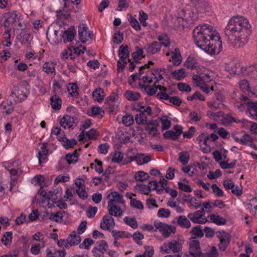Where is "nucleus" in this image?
Here are the masks:
<instances>
[{
  "mask_svg": "<svg viewBox=\"0 0 257 257\" xmlns=\"http://www.w3.org/2000/svg\"><path fill=\"white\" fill-rule=\"evenodd\" d=\"M137 111H140L139 114H137L136 120L139 124H144L147 123V117L146 113L142 112L141 109H136Z\"/></svg>",
  "mask_w": 257,
  "mask_h": 257,
  "instance_id": "nucleus-31",
  "label": "nucleus"
},
{
  "mask_svg": "<svg viewBox=\"0 0 257 257\" xmlns=\"http://www.w3.org/2000/svg\"><path fill=\"white\" fill-rule=\"evenodd\" d=\"M76 35L74 27L71 26L67 30L62 32V38L64 39V42L65 43L66 38L68 42H71Z\"/></svg>",
  "mask_w": 257,
  "mask_h": 257,
  "instance_id": "nucleus-13",
  "label": "nucleus"
},
{
  "mask_svg": "<svg viewBox=\"0 0 257 257\" xmlns=\"http://www.w3.org/2000/svg\"><path fill=\"white\" fill-rule=\"evenodd\" d=\"M225 40L234 47H242L248 41L251 27L246 18L239 16L232 17L224 30Z\"/></svg>",
  "mask_w": 257,
  "mask_h": 257,
  "instance_id": "nucleus-1",
  "label": "nucleus"
},
{
  "mask_svg": "<svg viewBox=\"0 0 257 257\" xmlns=\"http://www.w3.org/2000/svg\"><path fill=\"white\" fill-rule=\"evenodd\" d=\"M182 245L178 241L176 240H172L169 242V248L170 250H172V252L174 253H178L182 249Z\"/></svg>",
  "mask_w": 257,
  "mask_h": 257,
  "instance_id": "nucleus-28",
  "label": "nucleus"
},
{
  "mask_svg": "<svg viewBox=\"0 0 257 257\" xmlns=\"http://www.w3.org/2000/svg\"><path fill=\"white\" fill-rule=\"evenodd\" d=\"M111 233L114 239H115V240L122 237L128 238L131 236V234H127L125 231L114 230L112 231Z\"/></svg>",
  "mask_w": 257,
  "mask_h": 257,
  "instance_id": "nucleus-39",
  "label": "nucleus"
},
{
  "mask_svg": "<svg viewBox=\"0 0 257 257\" xmlns=\"http://www.w3.org/2000/svg\"><path fill=\"white\" fill-rule=\"evenodd\" d=\"M148 18V15L145 13L143 11L141 10L139 12V21L140 23L142 24V25L144 27H146L147 26V23L146 22V20Z\"/></svg>",
  "mask_w": 257,
  "mask_h": 257,
  "instance_id": "nucleus-54",
  "label": "nucleus"
},
{
  "mask_svg": "<svg viewBox=\"0 0 257 257\" xmlns=\"http://www.w3.org/2000/svg\"><path fill=\"white\" fill-rule=\"evenodd\" d=\"M196 140L198 142L200 147H201L202 145L207 146V141L209 140V135L206 133H203L197 138Z\"/></svg>",
  "mask_w": 257,
  "mask_h": 257,
  "instance_id": "nucleus-36",
  "label": "nucleus"
},
{
  "mask_svg": "<svg viewBox=\"0 0 257 257\" xmlns=\"http://www.w3.org/2000/svg\"><path fill=\"white\" fill-rule=\"evenodd\" d=\"M131 236L133 237L134 240L137 244L139 245L142 244V242L141 241V240L144 238V235L141 232L137 231L135 232L133 235H131Z\"/></svg>",
  "mask_w": 257,
  "mask_h": 257,
  "instance_id": "nucleus-59",
  "label": "nucleus"
},
{
  "mask_svg": "<svg viewBox=\"0 0 257 257\" xmlns=\"http://www.w3.org/2000/svg\"><path fill=\"white\" fill-rule=\"evenodd\" d=\"M173 129V130L166 131L163 134V137L165 139H171L173 141H176L183 133V127L181 125L178 124L175 125Z\"/></svg>",
  "mask_w": 257,
  "mask_h": 257,
  "instance_id": "nucleus-8",
  "label": "nucleus"
},
{
  "mask_svg": "<svg viewBox=\"0 0 257 257\" xmlns=\"http://www.w3.org/2000/svg\"><path fill=\"white\" fill-rule=\"evenodd\" d=\"M154 224L156 228L159 229L162 235L166 238L169 237L171 232L174 233L176 231L175 227L165 223L155 221Z\"/></svg>",
  "mask_w": 257,
  "mask_h": 257,
  "instance_id": "nucleus-5",
  "label": "nucleus"
},
{
  "mask_svg": "<svg viewBox=\"0 0 257 257\" xmlns=\"http://www.w3.org/2000/svg\"><path fill=\"white\" fill-rule=\"evenodd\" d=\"M191 233L199 238L203 237L204 235L200 225H197L193 227Z\"/></svg>",
  "mask_w": 257,
  "mask_h": 257,
  "instance_id": "nucleus-50",
  "label": "nucleus"
},
{
  "mask_svg": "<svg viewBox=\"0 0 257 257\" xmlns=\"http://www.w3.org/2000/svg\"><path fill=\"white\" fill-rule=\"evenodd\" d=\"M135 189L138 191L143 194L149 195L150 191L151 190V186L143 184H138L135 187Z\"/></svg>",
  "mask_w": 257,
  "mask_h": 257,
  "instance_id": "nucleus-29",
  "label": "nucleus"
},
{
  "mask_svg": "<svg viewBox=\"0 0 257 257\" xmlns=\"http://www.w3.org/2000/svg\"><path fill=\"white\" fill-rule=\"evenodd\" d=\"M87 32H86L85 33H82L80 35H79L80 40L83 43L88 41L89 39L90 40H92V39L93 34L91 31L88 32L87 35Z\"/></svg>",
  "mask_w": 257,
  "mask_h": 257,
  "instance_id": "nucleus-51",
  "label": "nucleus"
},
{
  "mask_svg": "<svg viewBox=\"0 0 257 257\" xmlns=\"http://www.w3.org/2000/svg\"><path fill=\"white\" fill-rule=\"evenodd\" d=\"M124 96L128 100L132 101H136L141 97V94L139 92L130 90L125 91Z\"/></svg>",
  "mask_w": 257,
  "mask_h": 257,
  "instance_id": "nucleus-22",
  "label": "nucleus"
},
{
  "mask_svg": "<svg viewBox=\"0 0 257 257\" xmlns=\"http://www.w3.org/2000/svg\"><path fill=\"white\" fill-rule=\"evenodd\" d=\"M189 252L193 256L204 257L200 246V242L197 240H193L189 243Z\"/></svg>",
  "mask_w": 257,
  "mask_h": 257,
  "instance_id": "nucleus-10",
  "label": "nucleus"
},
{
  "mask_svg": "<svg viewBox=\"0 0 257 257\" xmlns=\"http://www.w3.org/2000/svg\"><path fill=\"white\" fill-rule=\"evenodd\" d=\"M13 233L11 231L6 232L3 234L1 241L5 245L10 244L12 242Z\"/></svg>",
  "mask_w": 257,
  "mask_h": 257,
  "instance_id": "nucleus-37",
  "label": "nucleus"
},
{
  "mask_svg": "<svg viewBox=\"0 0 257 257\" xmlns=\"http://www.w3.org/2000/svg\"><path fill=\"white\" fill-rule=\"evenodd\" d=\"M11 96L12 97L15 96L17 100L16 101H22L24 100L27 95L23 90L20 89L18 86H14L12 89Z\"/></svg>",
  "mask_w": 257,
  "mask_h": 257,
  "instance_id": "nucleus-14",
  "label": "nucleus"
},
{
  "mask_svg": "<svg viewBox=\"0 0 257 257\" xmlns=\"http://www.w3.org/2000/svg\"><path fill=\"white\" fill-rule=\"evenodd\" d=\"M178 89L181 91L190 92L191 91V88L190 85L187 83L180 82L177 84Z\"/></svg>",
  "mask_w": 257,
  "mask_h": 257,
  "instance_id": "nucleus-57",
  "label": "nucleus"
},
{
  "mask_svg": "<svg viewBox=\"0 0 257 257\" xmlns=\"http://www.w3.org/2000/svg\"><path fill=\"white\" fill-rule=\"evenodd\" d=\"M151 160V155L144 156V154H141L137 157V162L139 164H144L149 162Z\"/></svg>",
  "mask_w": 257,
  "mask_h": 257,
  "instance_id": "nucleus-41",
  "label": "nucleus"
},
{
  "mask_svg": "<svg viewBox=\"0 0 257 257\" xmlns=\"http://www.w3.org/2000/svg\"><path fill=\"white\" fill-rule=\"evenodd\" d=\"M3 39H4V40L3 41V44L6 47L10 46V45L12 44V42L10 41V39H11L10 30H7L5 31L4 35H3Z\"/></svg>",
  "mask_w": 257,
  "mask_h": 257,
  "instance_id": "nucleus-40",
  "label": "nucleus"
},
{
  "mask_svg": "<svg viewBox=\"0 0 257 257\" xmlns=\"http://www.w3.org/2000/svg\"><path fill=\"white\" fill-rule=\"evenodd\" d=\"M92 96L94 100L98 102H101L104 99V92L103 90L100 88H96L93 92Z\"/></svg>",
  "mask_w": 257,
  "mask_h": 257,
  "instance_id": "nucleus-24",
  "label": "nucleus"
},
{
  "mask_svg": "<svg viewBox=\"0 0 257 257\" xmlns=\"http://www.w3.org/2000/svg\"><path fill=\"white\" fill-rule=\"evenodd\" d=\"M149 178L148 174L143 171H138L135 175V179L137 181L144 182L148 180Z\"/></svg>",
  "mask_w": 257,
  "mask_h": 257,
  "instance_id": "nucleus-32",
  "label": "nucleus"
},
{
  "mask_svg": "<svg viewBox=\"0 0 257 257\" xmlns=\"http://www.w3.org/2000/svg\"><path fill=\"white\" fill-rule=\"evenodd\" d=\"M65 213V211H60L55 214L52 213L49 218L52 221H55L57 222H61L63 221V214Z\"/></svg>",
  "mask_w": 257,
  "mask_h": 257,
  "instance_id": "nucleus-33",
  "label": "nucleus"
},
{
  "mask_svg": "<svg viewBox=\"0 0 257 257\" xmlns=\"http://www.w3.org/2000/svg\"><path fill=\"white\" fill-rule=\"evenodd\" d=\"M151 75L154 76L155 83H159V81L163 78L162 74L159 72V69H152Z\"/></svg>",
  "mask_w": 257,
  "mask_h": 257,
  "instance_id": "nucleus-62",
  "label": "nucleus"
},
{
  "mask_svg": "<svg viewBox=\"0 0 257 257\" xmlns=\"http://www.w3.org/2000/svg\"><path fill=\"white\" fill-rule=\"evenodd\" d=\"M170 44V43L169 42L165 43L153 41L151 44L146 46L145 47V49L147 53L154 54L160 51L162 46L168 47Z\"/></svg>",
  "mask_w": 257,
  "mask_h": 257,
  "instance_id": "nucleus-9",
  "label": "nucleus"
},
{
  "mask_svg": "<svg viewBox=\"0 0 257 257\" xmlns=\"http://www.w3.org/2000/svg\"><path fill=\"white\" fill-rule=\"evenodd\" d=\"M81 241V237L77 235L75 231H72L69 235L67 239L70 246H74L78 244Z\"/></svg>",
  "mask_w": 257,
  "mask_h": 257,
  "instance_id": "nucleus-18",
  "label": "nucleus"
},
{
  "mask_svg": "<svg viewBox=\"0 0 257 257\" xmlns=\"http://www.w3.org/2000/svg\"><path fill=\"white\" fill-rule=\"evenodd\" d=\"M184 65L192 70L195 69L197 67L196 60L191 57H188L184 63Z\"/></svg>",
  "mask_w": 257,
  "mask_h": 257,
  "instance_id": "nucleus-38",
  "label": "nucleus"
},
{
  "mask_svg": "<svg viewBox=\"0 0 257 257\" xmlns=\"http://www.w3.org/2000/svg\"><path fill=\"white\" fill-rule=\"evenodd\" d=\"M115 222L114 219L109 215H105L103 217V221L100 224V227L103 230H109L111 226H114Z\"/></svg>",
  "mask_w": 257,
  "mask_h": 257,
  "instance_id": "nucleus-11",
  "label": "nucleus"
},
{
  "mask_svg": "<svg viewBox=\"0 0 257 257\" xmlns=\"http://www.w3.org/2000/svg\"><path fill=\"white\" fill-rule=\"evenodd\" d=\"M128 16L130 17V23L131 26L136 31H140L141 30V26L139 24L138 20L134 18L131 14H128Z\"/></svg>",
  "mask_w": 257,
  "mask_h": 257,
  "instance_id": "nucleus-48",
  "label": "nucleus"
},
{
  "mask_svg": "<svg viewBox=\"0 0 257 257\" xmlns=\"http://www.w3.org/2000/svg\"><path fill=\"white\" fill-rule=\"evenodd\" d=\"M180 162L184 165H186L190 159L189 155L187 152H180L179 154Z\"/></svg>",
  "mask_w": 257,
  "mask_h": 257,
  "instance_id": "nucleus-43",
  "label": "nucleus"
},
{
  "mask_svg": "<svg viewBox=\"0 0 257 257\" xmlns=\"http://www.w3.org/2000/svg\"><path fill=\"white\" fill-rule=\"evenodd\" d=\"M42 70L48 74L52 73L54 74H56L55 64L51 61L44 63L42 66Z\"/></svg>",
  "mask_w": 257,
  "mask_h": 257,
  "instance_id": "nucleus-21",
  "label": "nucleus"
},
{
  "mask_svg": "<svg viewBox=\"0 0 257 257\" xmlns=\"http://www.w3.org/2000/svg\"><path fill=\"white\" fill-rule=\"evenodd\" d=\"M172 59L174 65L178 66L181 64L182 58L178 48H175L174 52H172Z\"/></svg>",
  "mask_w": 257,
  "mask_h": 257,
  "instance_id": "nucleus-26",
  "label": "nucleus"
},
{
  "mask_svg": "<svg viewBox=\"0 0 257 257\" xmlns=\"http://www.w3.org/2000/svg\"><path fill=\"white\" fill-rule=\"evenodd\" d=\"M74 123V117L69 115L64 116L62 119L60 121L61 125L65 129L67 127L70 128Z\"/></svg>",
  "mask_w": 257,
  "mask_h": 257,
  "instance_id": "nucleus-16",
  "label": "nucleus"
},
{
  "mask_svg": "<svg viewBox=\"0 0 257 257\" xmlns=\"http://www.w3.org/2000/svg\"><path fill=\"white\" fill-rule=\"evenodd\" d=\"M65 159L69 164H75L78 162V156L71 153L67 154Z\"/></svg>",
  "mask_w": 257,
  "mask_h": 257,
  "instance_id": "nucleus-56",
  "label": "nucleus"
},
{
  "mask_svg": "<svg viewBox=\"0 0 257 257\" xmlns=\"http://www.w3.org/2000/svg\"><path fill=\"white\" fill-rule=\"evenodd\" d=\"M217 237L219 238L220 243L218 247L220 251H224L231 240L230 235L224 230L218 231L216 233Z\"/></svg>",
  "mask_w": 257,
  "mask_h": 257,
  "instance_id": "nucleus-7",
  "label": "nucleus"
},
{
  "mask_svg": "<svg viewBox=\"0 0 257 257\" xmlns=\"http://www.w3.org/2000/svg\"><path fill=\"white\" fill-rule=\"evenodd\" d=\"M119 59H125L130 56V53L128 50V46L127 45H121L118 51Z\"/></svg>",
  "mask_w": 257,
  "mask_h": 257,
  "instance_id": "nucleus-27",
  "label": "nucleus"
},
{
  "mask_svg": "<svg viewBox=\"0 0 257 257\" xmlns=\"http://www.w3.org/2000/svg\"><path fill=\"white\" fill-rule=\"evenodd\" d=\"M162 123V130H168L171 126V121L168 119L167 115H164L160 118Z\"/></svg>",
  "mask_w": 257,
  "mask_h": 257,
  "instance_id": "nucleus-44",
  "label": "nucleus"
},
{
  "mask_svg": "<svg viewBox=\"0 0 257 257\" xmlns=\"http://www.w3.org/2000/svg\"><path fill=\"white\" fill-rule=\"evenodd\" d=\"M70 56L71 59L75 58V56H73L72 54V50L71 47H68L67 49L64 50L61 53V58L63 59H66Z\"/></svg>",
  "mask_w": 257,
  "mask_h": 257,
  "instance_id": "nucleus-47",
  "label": "nucleus"
},
{
  "mask_svg": "<svg viewBox=\"0 0 257 257\" xmlns=\"http://www.w3.org/2000/svg\"><path fill=\"white\" fill-rule=\"evenodd\" d=\"M92 110V116H98L100 117H102L104 114V110L102 109L98 106H93L91 108Z\"/></svg>",
  "mask_w": 257,
  "mask_h": 257,
  "instance_id": "nucleus-49",
  "label": "nucleus"
},
{
  "mask_svg": "<svg viewBox=\"0 0 257 257\" xmlns=\"http://www.w3.org/2000/svg\"><path fill=\"white\" fill-rule=\"evenodd\" d=\"M228 159L226 161H221L220 162V166L223 169H233L236 163V160H234L231 163H228Z\"/></svg>",
  "mask_w": 257,
  "mask_h": 257,
  "instance_id": "nucleus-46",
  "label": "nucleus"
},
{
  "mask_svg": "<svg viewBox=\"0 0 257 257\" xmlns=\"http://www.w3.org/2000/svg\"><path fill=\"white\" fill-rule=\"evenodd\" d=\"M94 241L90 238H85L83 242L79 245V247L81 248H84L85 249H88L89 246L93 244Z\"/></svg>",
  "mask_w": 257,
  "mask_h": 257,
  "instance_id": "nucleus-63",
  "label": "nucleus"
},
{
  "mask_svg": "<svg viewBox=\"0 0 257 257\" xmlns=\"http://www.w3.org/2000/svg\"><path fill=\"white\" fill-rule=\"evenodd\" d=\"M241 140L243 141V142L241 143L242 145H247L248 143H250V144H249L248 145L251 147L256 149L255 147L252 146V143L253 142V140L249 135H244L241 138Z\"/></svg>",
  "mask_w": 257,
  "mask_h": 257,
  "instance_id": "nucleus-53",
  "label": "nucleus"
},
{
  "mask_svg": "<svg viewBox=\"0 0 257 257\" xmlns=\"http://www.w3.org/2000/svg\"><path fill=\"white\" fill-rule=\"evenodd\" d=\"M172 74L173 75V77L178 81L184 79L186 76L185 72L183 68H181L178 70L173 71Z\"/></svg>",
  "mask_w": 257,
  "mask_h": 257,
  "instance_id": "nucleus-35",
  "label": "nucleus"
},
{
  "mask_svg": "<svg viewBox=\"0 0 257 257\" xmlns=\"http://www.w3.org/2000/svg\"><path fill=\"white\" fill-rule=\"evenodd\" d=\"M123 39V35L120 31L115 33L113 37L114 43L117 44L121 43L122 42Z\"/></svg>",
  "mask_w": 257,
  "mask_h": 257,
  "instance_id": "nucleus-64",
  "label": "nucleus"
},
{
  "mask_svg": "<svg viewBox=\"0 0 257 257\" xmlns=\"http://www.w3.org/2000/svg\"><path fill=\"white\" fill-rule=\"evenodd\" d=\"M193 36L194 41L198 47L199 44L207 43L211 39H220L213 27L207 24L196 26L193 30Z\"/></svg>",
  "mask_w": 257,
  "mask_h": 257,
  "instance_id": "nucleus-2",
  "label": "nucleus"
},
{
  "mask_svg": "<svg viewBox=\"0 0 257 257\" xmlns=\"http://www.w3.org/2000/svg\"><path fill=\"white\" fill-rule=\"evenodd\" d=\"M210 219L212 221L218 225H224L226 223V220L219 215L211 214L209 216Z\"/></svg>",
  "mask_w": 257,
  "mask_h": 257,
  "instance_id": "nucleus-34",
  "label": "nucleus"
},
{
  "mask_svg": "<svg viewBox=\"0 0 257 257\" xmlns=\"http://www.w3.org/2000/svg\"><path fill=\"white\" fill-rule=\"evenodd\" d=\"M239 87L243 92L250 91L248 81L245 79L242 80L239 83Z\"/></svg>",
  "mask_w": 257,
  "mask_h": 257,
  "instance_id": "nucleus-61",
  "label": "nucleus"
},
{
  "mask_svg": "<svg viewBox=\"0 0 257 257\" xmlns=\"http://www.w3.org/2000/svg\"><path fill=\"white\" fill-rule=\"evenodd\" d=\"M168 98L166 99H161V100H169V102L170 103H172L173 104L177 106H180L182 101L181 99L178 97V96H173V97H170V96H168Z\"/></svg>",
  "mask_w": 257,
  "mask_h": 257,
  "instance_id": "nucleus-52",
  "label": "nucleus"
},
{
  "mask_svg": "<svg viewBox=\"0 0 257 257\" xmlns=\"http://www.w3.org/2000/svg\"><path fill=\"white\" fill-rule=\"evenodd\" d=\"M96 246L94 247L93 250L95 251L104 253L108 249V244L105 240H101L97 241L96 243Z\"/></svg>",
  "mask_w": 257,
  "mask_h": 257,
  "instance_id": "nucleus-17",
  "label": "nucleus"
},
{
  "mask_svg": "<svg viewBox=\"0 0 257 257\" xmlns=\"http://www.w3.org/2000/svg\"><path fill=\"white\" fill-rule=\"evenodd\" d=\"M208 42V44H199L198 47L211 55L218 54L220 52L222 42L220 39H211Z\"/></svg>",
  "mask_w": 257,
  "mask_h": 257,
  "instance_id": "nucleus-3",
  "label": "nucleus"
},
{
  "mask_svg": "<svg viewBox=\"0 0 257 257\" xmlns=\"http://www.w3.org/2000/svg\"><path fill=\"white\" fill-rule=\"evenodd\" d=\"M187 217L194 223L203 224L208 221L207 219L205 218L201 220L195 215H193L192 213H189Z\"/></svg>",
  "mask_w": 257,
  "mask_h": 257,
  "instance_id": "nucleus-42",
  "label": "nucleus"
},
{
  "mask_svg": "<svg viewBox=\"0 0 257 257\" xmlns=\"http://www.w3.org/2000/svg\"><path fill=\"white\" fill-rule=\"evenodd\" d=\"M158 83H155V81L154 83V86H152L153 88H156V92L157 91L158 89L160 90V92L156 94V97L160 100L161 99H166L169 98L168 95L165 93L166 87L163 86L158 85Z\"/></svg>",
  "mask_w": 257,
  "mask_h": 257,
  "instance_id": "nucleus-19",
  "label": "nucleus"
},
{
  "mask_svg": "<svg viewBox=\"0 0 257 257\" xmlns=\"http://www.w3.org/2000/svg\"><path fill=\"white\" fill-rule=\"evenodd\" d=\"M111 195L112 196V199H110V195H108L107 196V199H108L107 208L109 211V215L112 214V209L113 208L119 211V212L121 213L122 210L120 207L115 205L114 202L123 204L124 203V201L123 199V196L115 191L112 192L111 193Z\"/></svg>",
  "mask_w": 257,
  "mask_h": 257,
  "instance_id": "nucleus-4",
  "label": "nucleus"
},
{
  "mask_svg": "<svg viewBox=\"0 0 257 257\" xmlns=\"http://www.w3.org/2000/svg\"><path fill=\"white\" fill-rule=\"evenodd\" d=\"M136 51L132 54V56L136 62H139L142 58L145 57L143 55L144 51L139 47H136Z\"/></svg>",
  "mask_w": 257,
  "mask_h": 257,
  "instance_id": "nucleus-30",
  "label": "nucleus"
},
{
  "mask_svg": "<svg viewBox=\"0 0 257 257\" xmlns=\"http://www.w3.org/2000/svg\"><path fill=\"white\" fill-rule=\"evenodd\" d=\"M123 123L126 126H129L134 123V120L131 115L123 116L122 118Z\"/></svg>",
  "mask_w": 257,
  "mask_h": 257,
  "instance_id": "nucleus-55",
  "label": "nucleus"
},
{
  "mask_svg": "<svg viewBox=\"0 0 257 257\" xmlns=\"http://www.w3.org/2000/svg\"><path fill=\"white\" fill-rule=\"evenodd\" d=\"M246 112H248L253 119L257 120V102L248 101L246 103Z\"/></svg>",
  "mask_w": 257,
  "mask_h": 257,
  "instance_id": "nucleus-12",
  "label": "nucleus"
},
{
  "mask_svg": "<svg viewBox=\"0 0 257 257\" xmlns=\"http://www.w3.org/2000/svg\"><path fill=\"white\" fill-rule=\"evenodd\" d=\"M41 144V151L38 153L39 162L40 165L42 163L43 160H45L47 158L49 151L48 149V143H43Z\"/></svg>",
  "mask_w": 257,
  "mask_h": 257,
  "instance_id": "nucleus-15",
  "label": "nucleus"
},
{
  "mask_svg": "<svg viewBox=\"0 0 257 257\" xmlns=\"http://www.w3.org/2000/svg\"><path fill=\"white\" fill-rule=\"evenodd\" d=\"M17 17L16 11L5 13L0 17V24L5 28H8L16 22Z\"/></svg>",
  "mask_w": 257,
  "mask_h": 257,
  "instance_id": "nucleus-6",
  "label": "nucleus"
},
{
  "mask_svg": "<svg viewBox=\"0 0 257 257\" xmlns=\"http://www.w3.org/2000/svg\"><path fill=\"white\" fill-rule=\"evenodd\" d=\"M124 222L128 225L130 226L133 229L137 228L138 224L137 220L134 218L125 217L123 219Z\"/></svg>",
  "mask_w": 257,
  "mask_h": 257,
  "instance_id": "nucleus-45",
  "label": "nucleus"
},
{
  "mask_svg": "<svg viewBox=\"0 0 257 257\" xmlns=\"http://www.w3.org/2000/svg\"><path fill=\"white\" fill-rule=\"evenodd\" d=\"M131 205L133 207L136 208L138 209L142 210L144 208V205L142 202L135 198H131Z\"/></svg>",
  "mask_w": 257,
  "mask_h": 257,
  "instance_id": "nucleus-58",
  "label": "nucleus"
},
{
  "mask_svg": "<svg viewBox=\"0 0 257 257\" xmlns=\"http://www.w3.org/2000/svg\"><path fill=\"white\" fill-rule=\"evenodd\" d=\"M171 212L168 209L164 208H160L158 211L157 215L159 217L168 218L170 216Z\"/></svg>",
  "mask_w": 257,
  "mask_h": 257,
  "instance_id": "nucleus-60",
  "label": "nucleus"
},
{
  "mask_svg": "<svg viewBox=\"0 0 257 257\" xmlns=\"http://www.w3.org/2000/svg\"><path fill=\"white\" fill-rule=\"evenodd\" d=\"M177 224L181 227L189 228L191 227V223L187 218L184 215L179 216L177 219Z\"/></svg>",
  "mask_w": 257,
  "mask_h": 257,
  "instance_id": "nucleus-23",
  "label": "nucleus"
},
{
  "mask_svg": "<svg viewBox=\"0 0 257 257\" xmlns=\"http://www.w3.org/2000/svg\"><path fill=\"white\" fill-rule=\"evenodd\" d=\"M62 100L59 96L57 95L52 96L51 98V105L52 107L55 110H59L61 108Z\"/></svg>",
  "mask_w": 257,
  "mask_h": 257,
  "instance_id": "nucleus-25",
  "label": "nucleus"
},
{
  "mask_svg": "<svg viewBox=\"0 0 257 257\" xmlns=\"http://www.w3.org/2000/svg\"><path fill=\"white\" fill-rule=\"evenodd\" d=\"M30 34L25 32H21L17 36V39L22 44L30 47Z\"/></svg>",
  "mask_w": 257,
  "mask_h": 257,
  "instance_id": "nucleus-20",
  "label": "nucleus"
}]
</instances>
